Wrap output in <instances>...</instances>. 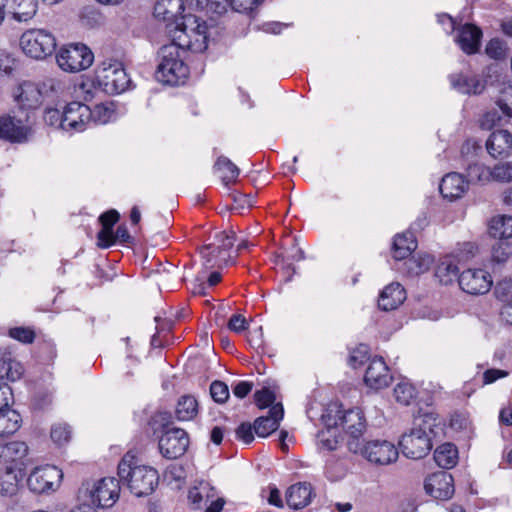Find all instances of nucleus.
Masks as SVG:
<instances>
[{"instance_id":"obj_1","label":"nucleus","mask_w":512,"mask_h":512,"mask_svg":"<svg viewBox=\"0 0 512 512\" xmlns=\"http://www.w3.org/2000/svg\"><path fill=\"white\" fill-rule=\"evenodd\" d=\"M208 26L196 16H188L183 25L170 30L171 42L162 46L158 52L159 63L155 71L156 79L167 85L184 84L189 76V67L185 63L188 51L202 53L208 47Z\"/></svg>"},{"instance_id":"obj_2","label":"nucleus","mask_w":512,"mask_h":512,"mask_svg":"<svg viewBox=\"0 0 512 512\" xmlns=\"http://www.w3.org/2000/svg\"><path fill=\"white\" fill-rule=\"evenodd\" d=\"M118 477L123 486L136 497L152 494L159 483V474L150 466L139 464L135 454L127 452L118 464Z\"/></svg>"},{"instance_id":"obj_3","label":"nucleus","mask_w":512,"mask_h":512,"mask_svg":"<svg viewBox=\"0 0 512 512\" xmlns=\"http://www.w3.org/2000/svg\"><path fill=\"white\" fill-rule=\"evenodd\" d=\"M435 418L426 414L414 421L408 433H404L399 441L403 455L410 459H421L432 449L431 435Z\"/></svg>"},{"instance_id":"obj_4","label":"nucleus","mask_w":512,"mask_h":512,"mask_svg":"<svg viewBox=\"0 0 512 512\" xmlns=\"http://www.w3.org/2000/svg\"><path fill=\"white\" fill-rule=\"evenodd\" d=\"M94 83L106 94L116 95L127 91L132 81L121 62L106 60L97 67Z\"/></svg>"},{"instance_id":"obj_5","label":"nucleus","mask_w":512,"mask_h":512,"mask_svg":"<svg viewBox=\"0 0 512 512\" xmlns=\"http://www.w3.org/2000/svg\"><path fill=\"white\" fill-rule=\"evenodd\" d=\"M120 483V479L114 477L102 478L93 484L86 482L79 489V494L80 497L89 499V504L94 508H110L119 498Z\"/></svg>"},{"instance_id":"obj_6","label":"nucleus","mask_w":512,"mask_h":512,"mask_svg":"<svg viewBox=\"0 0 512 512\" xmlns=\"http://www.w3.org/2000/svg\"><path fill=\"white\" fill-rule=\"evenodd\" d=\"M56 46L55 36L45 29H29L20 37V47L23 53L36 60L52 55Z\"/></svg>"},{"instance_id":"obj_7","label":"nucleus","mask_w":512,"mask_h":512,"mask_svg":"<svg viewBox=\"0 0 512 512\" xmlns=\"http://www.w3.org/2000/svg\"><path fill=\"white\" fill-rule=\"evenodd\" d=\"M58 66L66 72H79L89 68L94 60L92 51L84 44H70L56 55Z\"/></svg>"},{"instance_id":"obj_8","label":"nucleus","mask_w":512,"mask_h":512,"mask_svg":"<svg viewBox=\"0 0 512 512\" xmlns=\"http://www.w3.org/2000/svg\"><path fill=\"white\" fill-rule=\"evenodd\" d=\"M189 446V437L184 429L173 427L164 431L159 439V451L167 459L184 455Z\"/></svg>"},{"instance_id":"obj_9","label":"nucleus","mask_w":512,"mask_h":512,"mask_svg":"<svg viewBox=\"0 0 512 512\" xmlns=\"http://www.w3.org/2000/svg\"><path fill=\"white\" fill-rule=\"evenodd\" d=\"M184 11L183 0H158L154 5V17L166 23L167 33L170 36V30L176 26L183 25L184 19L191 14L182 15Z\"/></svg>"},{"instance_id":"obj_10","label":"nucleus","mask_w":512,"mask_h":512,"mask_svg":"<svg viewBox=\"0 0 512 512\" xmlns=\"http://www.w3.org/2000/svg\"><path fill=\"white\" fill-rule=\"evenodd\" d=\"M460 288L468 294L487 293L493 284L491 275L484 269H467L458 277Z\"/></svg>"},{"instance_id":"obj_11","label":"nucleus","mask_w":512,"mask_h":512,"mask_svg":"<svg viewBox=\"0 0 512 512\" xmlns=\"http://www.w3.org/2000/svg\"><path fill=\"white\" fill-rule=\"evenodd\" d=\"M65 131L69 133L83 132L89 128V118L91 116V107L88 105L73 101L68 103L64 110Z\"/></svg>"},{"instance_id":"obj_12","label":"nucleus","mask_w":512,"mask_h":512,"mask_svg":"<svg viewBox=\"0 0 512 512\" xmlns=\"http://www.w3.org/2000/svg\"><path fill=\"white\" fill-rule=\"evenodd\" d=\"M488 233L496 240L492 246V261L505 263L512 256V226H489Z\"/></svg>"},{"instance_id":"obj_13","label":"nucleus","mask_w":512,"mask_h":512,"mask_svg":"<svg viewBox=\"0 0 512 512\" xmlns=\"http://www.w3.org/2000/svg\"><path fill=\"white\" fill-rule=\"evenodd\" d=\"M137 242L126 226H100L96 234V246L100 249H107L115 244L133 246Z\"/></svg>"},{"instance_id":"obj_14","label":"nucleus","mask_w":512,"mask_h":512,"mask_svg":"<svg viewBox=\"0 0 512 512\" xmlns=\"http://www.w3.org/2000/svg\"><path fill=\"white\" fill-rule=\"evenodd\" d=\"M363 456L378 465H388L398 458V450L389 441L374 440L367 442L361 449Z\"/></svg>"},{"instance_id":"obj_15","label":"nucleus","mask_w":512,"mask_h":512,"mask_svg":"<svg viewBox=\"0 0 512 512\" xmlns=\"http://www.w3.org/2000/svg\"><path fill=\"white\" fill-rule=\"evenodd\" d=\"M426 492L439 500H448L454 494V479L447 471H439L431 474L425 480Z\"/></svg>"},{"instance_id":"obj_16","label":"nucleus","mask_w":512,"mask_h":512,"mask_svg":"<svg viewBox=\"0 0 512 512\" xmlns=\"http://www.w3.org/2000/svg\"><path fill=\"white\" fill-rule=\"evenodd\" d=\"M448 78L454 90L466 95H479L486 87V82L472 71L452 73Z\"/></svg>"},{"instance_id":"obj_17","label":"nucleus","mask_w":512,"mask_h":512,"mask_svg":"<svg viewBox=\"0 0 512 512\" xmlns=\"http://www.w3.org/2000/svg\"><path fill=\"white\" fill-rule=\"evenodd\" d=\"M62 476L55 466L35 468L27 479L29 489L35 493H43L54 488V479Z\"/></svg>"},{"instance_id":"obj_18","label":"nucleus","mask_w":512,"mask_h":512,"mask_svg":"<svg viewBox=\"0 0 512 512\" xmlns=\"http://www.w3.org/2000/svg\"><path fill=\"white\" fill-rule=\"evenodd\" d=\"M485 145L492 158H508L512 155V134L508 130H495L490 134Z\"/></svg>"},{"instance_id":"obj_19","label":"nucleus","mask_w":512,"mask_h":512,"mask_svg":"<svg viewBox=\"0 0 512 512\" xmlns=\"http://www.w3.org/2000/svg\"><path fill=\"white\" fill-rule=\"evenodd\" d=\"M469 184L465 178L456 172L446 174L440 184L439 191L444 199L454 201L461 198L468 190Z\"/></svg>"},{"instance_id":"obj_20","label":"nucleus","mask_w":512,"mask_h":512,"mask_svg":"<svg viewBox=\"0 0 512 512\" xmlns=\"http://www.w3.org/2000/svg\"><path fill=\"white\" fill-rule=\"evenodd\" d=\"M482 35L479 27L467 23L459 28L455 41L464 53L472 55L479 51Z\"/></svg>"},{"instance_id":"obj_21","label":"nucleus","mask_w":512,"mask_h":512,"mask_svg":"<svg viewBox=\"0 0 512 512\" xmlns=\"http://www.w3.org/2000/svg\"><path fill=\"white\" fill-rule=\"evenodd\" d=\"M391 380L389 369L383 358H373L366 369L364 381L373 389L386 387Z\"/></svg>"},{"instance_id":"obj_22","label":"nucleus","mask_w":512,"mask_h":512,"mask_svg":"<svg viewBox=\"0 0 512 512\" xmlns=\"http://www.w3.org/2000/svg\"><path fill=\"white\" fill-rule=\"evenodd\" d=\"M283 415L284 410L282 405H273L267 416L258 417L254 421V431L256 435L259 437H267L272 432L276 431Z\"/></svg>"},{"instance_id":"obj_23","label":"nucleus","mask_w":512,"mask_h":512,"mask_svg":"<svg viewBox=\"0 0 512 512\" xmlns=\"http://www.w3.org/2000/svg\"><path fill=\"white\" fill-rule=\"evenodd\" d=\"M313 490L310 483L299 482L286 491V503L291 509H302L310 504Z\"/></svg>"},{"instance_id":"obj_24","label":"nucleus","mask_w":512,"mask_h":512,"mask_svg":"<svg viewBox=\"0 0 512 512\" xmlns=\"http://www.w3.org/2000/svg\"><path fill=\"white\" fill-rule=\"evenodd\" d=\"M28 129L21 120L5 115L0 117V138L11 142H21L27 138Z\"/></svg>"},{"instance_id":"obj_25","label":"nucleus","mask_w":512,"mask_h":512,"mask_svg":"<svg viewBox=\"0 0 512 512\" xmlns=\"http://www.w3.org/2000/svg\"><path fill=\"white\" fill-rule=\"evenodd\" d=\"M406 299L405 289L399 283L387 285L380 293L378 306L381 310L391 311L398 308Z\"/></svg>"},{"instance_id":"obj_26","label":"nucleus","mask_w":512,"mask_h":512,"mask_svg":"<svg viewBox=\"0 0 512 512\" xmlns=\"http://www.w3.org/2000/svg\"><path fill=\"white\" fill-rule=\"evenodd\" d=\"M417 239L411 229L396 234L393 241V257L402 260L409 257L417 248Z\"/></svg>"},{"instance_id":"obj_27","label":"nucleus","mask_w":512,"mask_h":512,"mask_svg":"<svg viewBox=\"0 0 512 512\" xmlns=\"http://www.w3.org/2000/svg\"><path fill=\"white\" fill-rule=\"evenodd\" d=\"M341 426L353 439H358L366 429L362 411L359 408L345 411L341 416Z\"/></svg>"},{"instance_id":"obj_28","label":"nucleus","mask_w":512,"mask_h":512,"mask_svg":"<svg viewBox=\"0 0 512 512\" xmlns=\"http://www.w3.org/2000/svg\"><path fill=\"white\" fill-rule=\"evenodd\" d=\"M24 373V369L19 361H17L11 352H0V380H8L11 382L19 380Z\"/></svg>"},{"instance_id":"obj_29","label":"nucleus","mask_w":512,"mask_h":512,"mask_svg":"<svg viewBox=\"0 0 512 512\" xmlns=\"http://www.w3.org/2000/svg\"><path fill=\"white\" fill-rule=\"evenodd\" d=\"M28 453V446L22 441H11L0 446V466L21 461Z\"/></svg>"},{"instance_id":"obj_30","label":"nucleus","mask_w":512,"mask_h":512,"mask_svg":"<svg viewBox=\"0 0 512 512\" xmlns=\"http://www.w3.org/2000/svg\"><path fill=\"white\" fill-rule=\"evenodd\" d=\"M6 2L13 19L18 22H27L37 13L38 4L36 0H6Z\"/></svg>"},{"instance_id":"obj_31","label":"nucleus","mask_w":512,"mask_h":512,"mask_svg":"<svg viewBox=\"0 0 512 512\" xmlns=\"http://www.w3.org/2000/svg\"><path fill=\"white\" fill-rule=\"evenodd\" d=\"M19 478L17 467L13 465L0 466V494L13 496L18 491Z\"/></svg>"},{"instance_id":"obj_32","label":"nucleus","mask_w":512,"mask_h":512,"mask_svg":"<svg viewBox=\"0 0 512 512\" xmlns=\"http://www.w3.org/2000/svg\"><path fill=\"white\" fill-rule=\"evenodd\" d=\"M200 254L203 260L202 265L205 272L213 268L221 269L231 262V259H229V256H227L226 253L217 252V250L213 248V245L208 244L203 246L200 249Z\"/></svg>"},{"instance_id":"obj_33","label":"nucleus","mask_w":512,"mask_h":512,"mask_svg":"<svg viewBox=\"0 0 512 512\" xmlns=\"http://www.w3.org/2000/svg\"><path fill=\"white\" fill-rule=\"evenodd\" d=\"M20 94L17 96V102L23 109H36L42 103L41 91L31 83H25L20 86Z\"/></svg>"},{"instance_id":"obj_34","label":"nucleus","mask_w":512,"mask_h":512,"mask_svg":"<svg viewBox=\"0 0 512 512\" xmlns=\"http://www.w3.org/2000/svg\"><path fill=\"white\" fill-rule=\"evenodd\" d=\"M458 452L454 445L445 443L434 451V460L437 465L444 469H450L457 463Z\"/></svg>"},{"instance_id":"obj_35","label":"nucleus","mask_w":512,"mask_h":512,"mask_svg":"<svg viewBox=\"0 0 512 512\" xmlns=\"http://www.w3.org/2000/svg\"><path fill=\"white\" fill-rule=\"evenodd\" d=\"M198 413V402L192 395H183L179 398L175 414L179 421L192 420Z\"/></svg>"},{"instance_id":"obj_36","label":"nucleus","mask_w":512,"mask_h":512,"mask_svg":"<svg viewBox=\"0 0 512 512\" xmlns=\"http://www.w3.org/2000/svg\"><path fill=\"white\" fill-rule=\"evenodd\" d=\"M21 423L20 414L10 407L0 411V436L4 437L15 433Z\"/></svg>"},{"instance_id":"obj_37","label":"nucleus","mask_w":512,"mask_h":512,"mask_svg":"<svg viewBox=\"0 0 512 512\" xmlns=\"http://www.w3.org/2000/svg\"><path fill=\"white\" fill-rule=\"evenodd\" d=\"M236 238V232L231 228H227L220 232H216L214 235L215 241L209 245H213V248L216 249L217 252H224L229 256V259H232L231 251Z\"/></svg>"},{"instance_id":"obj_38","label":"nucleus","mask_w":512,"mask_h":512,"mask_svg":"<svg viewBox=\"0 0 512 512\" xmlns=\"http://www.w3.org/2000/svg\"><path fill=\"white\" fill-rule=\"evenodd\" d=\"M214 168L221 173L220 177L225 186L234 183L240 173L239 168L225 156H220L217 159Z\"/></svg>"},{"instance_id":"obj_39","label":"nucleus","mask_w":512,"mask_h":512,"mask_svg":"<svg viewBox=\"0 0 512 512\" xmlns=\"http://www.w3.org/2000/svg\"><path fill=\"white\" fill-rule=\"evenodd\" d=\"M416 394V388L407 381L399 382L393 389L395 400L402 405H410Z\"/></svg>"},{"instance_id":"obj_40","label":"nucleus","mask_w":512,"mask_h":512,"mask_svg":"<svg viewBox=\"0 0 512 512\" xmlns=\"http://www.w3.org/2000/svg\"><path fill=\"white\" fill-rule=\"evenodd\" d=\"M458 267L451 261L441 262L436 269V277L444 285L451 284L454 280H458Z\"/></svg>"},{"instance_id":"obj_41","label":"nucleus","mask_w":512,"mask_h":512,"mask_svg":"<svg viewBox=\"0 0 512 512\" xmlns=\"http://www.w3.org/2000/svg\"><path fill=\"white\" fill-rule=\"evenodd\" d=\"M432 263L433 258L429 254H418L410 258L406 265L410 274L419 275L429 270Z\"/></svg>"},{"instance_id":"obj_42","label":"nucleus","mask_w":512,"mask_h":512,"mask_svg":"<svg viewBox=\"0 0 512 512\" xmlns=\"http://www.w3.org/2000/svg\"><path fill=\"white\" fill-rule=\"evenodd\" d=\"M450 427L458 433L462 434L463 438H471L474 432L473 426L469 418L461 413H455L450 420Z\"/></svg>"},{"instance_id":"obj_43","label":"nucleus","mask_w":512,"mask_h":512,"mask_svg":"<svg viewBox=\"0 0 512 512\" xmlns=\"http://www.w3.org/2000/svg\"><path fill=\"white\" fill-rule=\"evenodd\" d=\"M114 115V110L106 104H97L91 108V116L89 118V127L91 125L106 124Z\"/></svg>"},{"instance_id":"obj_44","label":"nucleus","mask_w":512,"mask_h":512,"mask_svg":"<svg viewBox=\"0 0 512 512\" xmlns=\"http://www.w3.org/2000/svg\"><path fill=\"white\" fill-rule=\"evenodd\" d=\"M343 414L340 405L336 403L329 405L321 417L326 429H337L338 426H341V416Z\"/></svg>"},{"instance_id":"obj_45","label":"nucleus","mask_w":512,"mask_h":512,"mask_svg":"<svg viewBox=\"0 0 512 512\" xmlns=\"http://www.w3.org/2000/svg\"><path fill=\"white\" fill-rule=\"evenodd\" d=\"M337 429H325L318 433V446L327 451L336 450L339 444V435Z\"/></svg>"},{"instance_id":"obj_46","label":"nucleus","mask_w":512,"mask_h":512,"mask_svg":"<svg viewBox=\"0 0 512 512\" xmlns=\"http://www.w3.org/2000/svg\"><path fill=\"white\" fill-rule=\"evenodd\" d=\"M467 174L472 181L486 183L492 180V168L479 163L469 165Z\"/></svg>"},{"instance_id":"obj_47","label":"nucleus","mask_w":512,"mask_h":512,"mask_svg":"<svg viewBox=\"0 0 512 512\" xmlns=\"http://www.w3.org/2000/svg\"><path fill=\"white\" fill-rule=\"evenodd\" d=\"M485 52L492 59L502 60L507 57V45L505 41L493 38L487 43Z\"/></svg>"},{"instance_id":"obj_48","label":"nucleus","mask_w":512,"mask_h":512,"mask_svg":"<svg viewBox=\"0 0 512 512\" xmlns=\"http://www.w3.org/2000/svg\"><path fill=\"white\" fill-rule=\"evenodd\" d=\"M492 180L501 183L512 182V162H500L492 167Z\"/></svg>"},{"instance_id":"obj_49","label":"nucleus","mask_w":512,"mask_h":512,"mask_svg":"<svg viewBox=\"0 0 512 512\" xmlns=\"http://www.w3.org/2000/svg\"><path fill=\"white\" fill-rule=\"evenodd\" d=\"M494 294L498 300L512 308V279L499 281L495 286Z\"/></svg>"},{"instance_id":"obj_50","label":"nucleus","mask_w":512,"mask_h":512,"mask_svg":"<svg viewBox=\"0 0 512 512\" xmlns=\"http://www.w3.org/2000/svg\"><path fill=\"white\" fill-rule=\"evenodd\" d=\"M497 104L505 116H512V83L503 86Z\"/></svg>"},{"instance_id":"obj_51","label":"nucleus","mask_w":512,"mask_h":512,"mask_svg":"<svg viewBox=\"0 0 512 512\" xmlns=\"http://www.w3.org/2000/svg\"><path fill=\"white\" fill-rule=\"evenodd\" d=\"M210 395L217 403H225L229 398V388L226 383L215 380L210 385Z\"/></svg>"},{"instance_id":"obj_52","label":"nucleus","mask_w":512,"mask_h":512,"mask_svg":"<svg viewBox=\"0 0 512 512\" xmlns=\"http://www.w3.org/2000/svg\"><path fill=\"white\" fill-rule=\"evenodd\" d=\"M43 119L49 126L56 127L65 131L63 111L56 108H47L44 112Z\"/></svg>"},{"instance_id":"obj_53","label":"nucleus","mask_w":512,"mask_h":512,"mask_svg":"<svg viewBox=\"0 0 512 512\" xmlns=\"http://www.w3.org/2000/svg\"><path fill=\"white\" fill-rule=\"evenodd\" d=\"M71 438V429L67 424H57L51 429V439L58 445L67 443Z\"/></svg>"},{"instance_id":"obj_54","label":"nucleus","mask_w":512,"mask_h":512,"mask_svg":"<svg viewBox=\"0 0 512 512\" xmlns=\"http://www.w3.org/2000/svg\"><path fill=\"white\" fill-rule=\"evenodd\" d=\"M264 0H230V8L239 13H252Z\"/></svg>"},{"instance_id":"obj_55","label":"nucleus","mask_w":512,"mask_h":512,"mask_svg":"<svg viewBox=\"0 0 512 512\" xmlns=\"http://www.w3.org/2000/svg\"><path fill=\"white\" fill-rule=\"evenodd\" d=\"M254 399L256 405L260 408H266L271 405L275 400L274 393L269 388H263L259 391H256L254 394Z\"/></svg>"},{"instance_id":"obj_56","label":"nucleus","mask_w":512,"mask_h":512,"mask_svg":"<svg viewBox=\"0 0 512 512\" xmlns=\"http://www.w3.org/2000/svg\"><path fill=\"white\" fill-rule=\"evenodd\" d=\"M9 335L10 337L26 344L32 343L35 338L34 332L31 329L24 327L10 329Z\"/></svg>"},{"instance_id":"obj_57","label":"nucleus","mask_w":512,"mask_h":512,"mask_svg":"<svg viewBox=\"0 0 512 512\" xmlns=\"http://www.w3.org/2000/svg\"><path fill=\"white\" fill-rule=\"evenodd\" d=\"M509 376V372L502 369L490 368L484 371L482 384L483 386L493 384L499 379L506 378Z\"/></svg>"},{"instance_id":"obj_58","label":"nucleus","mask_w":512,"mask_h":512,"mask_svg":"<svg viewBox=\"0 0 512 512\" xmlns=\"http://www.w3.org/2000/svg\"><path fill=\"white\" fill-rule=\"evenodd\" d=\"M502 117L496 110L486 112L481 119V127L490 130L499 125Z\"/></svg>"},{"instance_id":"obj_59","label":"nucleus","mask_w":512,"mask_h":512,"mask_svg":"<svg viewBox=\"0 0 512 512\" xmlns=\"http://www.w3.org/2000/svg\"><path fill=\"white\" fill-rule=\"evenodd\" d=\"M13 402L11 387L6 383H0V411L10 407Z\"/></svg>"},{"instance_id":"obj_60","label":"nucleus","mask_w":512,"mask_h":512,"mask_svg":"<svg viewBox=\"0 0 512 512\" xmlns=\"http://www.w3.org/2000/svg\"><path fill=\"white\" fill-rule=\"evenodd\" d=\"M253 430L254 426L252 427L250 423H241L236 429V436L244 443L249 444L254 440Z\"/></svg>"},{"instance_id":"obj_61","label":"nucleus","mask_w":512,"mask_h":512,"mask_svg":"<svg viewBox=\"0 0 512 512\" xmlns=\"http://www.w3.org/2000/svg\"><path fill=\"white\" fill-rule=\"evenodd\" d=\"M229 330L240 333L247 328V322L244 316L240 314L233 315L228 321Z\"/></svg>"},{"instance_id":"obj_62","label":"nucleus","mask_w":512,"mask_h":512,"mask_svg":"<svg viewBox=\"0 0 512 512\" xmlns=\"http://www.w3.org/2000/svg\"><path fill=\"white\" fill-rule=\"evenodd\" d=\"M253 388V383L248 381H240L237 382L233 387V394L240 399L245 398Z\"/></svg>"},{"instance_id":"obj_63","label":"nucleus","mask_w":512,"mask_h":512,"mask_svg":"<svg viewBox=\"0 0 512 512\" xmlns=\"http://www.w3.org/2000/svg\"><path fill=\"white\" fill-rule=\"evenodd\" d=\"M208 9L216 14H223L230 7V0H207Z\"/></svg>"},{"instance_id":"obj_64","label":"nucleus","mask_w":512,"mask_h":512,"mask_svg":"<svg viewBox=\"0 0 512 512\" xmlns=\"http://www.w3.org/2000/svg\"><path fill=\"white\" fill-rule=\"evenodd\" d=\"M14 59H12L6 52H0V75L10 74L13 70Z\"/></svg>"}]
</instances>
